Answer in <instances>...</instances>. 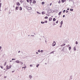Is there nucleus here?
I'll list each match as a JSON object with an SVG mask.
<instances>
[{"instance_id": "f257e3e1", "label": "nucleus", "mask_w": 80, "mask_h": 80, "mask_svg": "<svg viewBox=\"0 0 80 80\" xmlns=\"http://www.w3.org/2000/svg\"><path fill=\"white\" fill-rule=\"evenodd\" d=\"M56 44V42H54L52 44V47H54V46H55Z\"/></svg>"}, {"instance_id": "f03ea898", "label": "nucleus", "mask_w": 80, "mask_h": 80, "mask_svg": "<svg viewBox=\"0 0 80 80\" xmlns=\"http://www.w3.org/2000/svg\"><path fill=\"white\" fill-rule=\"evenodd\" d=\"M15 62L16 63H20V61H18V60L15 61Z\"/></svg>"}, {"instance_id": "7ed1b4c3", "label": "nucleus", "mask_w": 80, "mask_h": 80, "mask_svg": "<svg viewBox=\"0 0 80 80\" xmlns=\"http://www.w3.org/2000/svg\"><path fill=\"white\" fill-rule=\"evenodd\" d=\"M18 10V7H16L15 10Z\"/></svg>"}, {"instance_id": "20e7f679", "label": "nucleus", "mask_w": 80, "mask_h": 80, "mask_svg": "<svg viewBox=\"0 0 80 80\" xmlns=\"http://www.w3.org/2000/svg\"><path fill=\"white\" fill-rule=\"evenodd\" d=\"M29 78H30V79L32 78V76L31 75H29Z\"/></svg>"}, {"instance_id": "39448f33", "label": "nucleus", "mask_w": 80, "mask_h": 80, "mask_svg": "<svg viewBox=\"0 0 80 80\" xmlns=\"http://www.w3.org/2000/svg\"><path fill=\"white\" fill-rule=\"evenodd\" d=\"M33 4H35V3H36V1H34L32 2Z\"/></svg>"}, {"instance_id": "423d86ee", "label": "nucleus", "mask_w": 80, "mask_h": 80, "mask_svg": "<svg viewBox=\"0 0 80 80\" xmlns=\"http://www.w3.org/2000/svg\"><path fill=\"white\" fill-rule=\"evenodd\" d=\"M65 43L63 44L61 46V47H63V46H65Z\"/></svg>"}, {"instance_id": "0eeeda50", "label": "nucleus", "mask_w": 80, "mask_h": 80, "mask_svg": "<svg viewBox=\"0 0 80 80\" xmlns=\"http://www.w3.org/2000/svg\"><path fill=\"white\" fill-rule=\"evenodd\" d=\"M62 2H63V3L64 2H65L66 1V0H62Z\"/></svg>"}, {"instance_id": "6e6552de", "label": "nucleus", "mask_w": 80, "mask_h": 80, "mask_svg": "<svg viewBox=\"0 0 80 80\" xmlns=\"http://www.w3.org/2000/svg\"><path fill=\"white\" fill-rule=\"evenodd\" d=\"M17 5H20V4L19 2H18V3H17Z\"/></svg>"}, {"instance_id": "1a4fd4ad", "label": "nucleus", "mask_w": 80, "mask_h": 80, "mask_svg": "<svg viewBox=\"0 0 80 80\" xmlns=\"http://www.w3.org/2000/svg\"><path fill=\"white\" fill-rule=\"evenodd\" d=\"M19 63H21V65H23V63L22 62H20Z\"/></svg>"}, {"instance_id": "9d476101", "label": "nucleus", "mask_w": 80, "mask_h": 80, "mask_svg": "<svg viewBox=\"0 0 80 80\" xmlns=\"http://www.w3.org/2000/svg\"><path fill=\"white\" fill-rule=\"evenodd\" d=\"M19 10H22V7H20V8H19Z\"/></svg>"}, {"instance_id": "9b49d317", "label": "nucleus", "mask_w": 80, "mask_h": 80, "mask_svg": "<svg viewBox=\"0 0 80 80\" xmlns=\"http://www.w3.org/2000/svg\"><path fill=\"white\" fill-rule=\"evenodd\" d=\"M52 18H51L49 19V21L50 22V21H52Z\"/></svg>"}, {"instance_id": "f8f14e48", "label": "nucleus", "mask_w": 80, "mask_h": 80, "mask_svg": "<svg viewBox=\"0 0 80 80\" xmlns=\"http://www.w3.org/2000/svg\"><path fill=\"white\" fill-rule=\"evenodd\" d=\"M42 15H44V14H45V13L44 12H42Z\"/></svg>"}, {"instance_id": "ddd939ff", "label": "nucleus", "mask_w": 80, "mask_h": 80, "mask_svg": "<svg viewBox=\"0 0 80 80\" xmlns=\"http://www.w3.org/2000/svg\"><path fill=\"white\" fill-rule=\"evenodd\" d=\"M62 24H63V21H62L61 22V25H62Z\"/></svg>"}, {"instance_id": "4468645a", "label": "nucleus", "mask_w": 80, "mask_h": 80, "mask_svg": "<svg viewBox=\"0 0 80 80\" xmlns=\"http://www.w3.org/2000/svg\"><path fill=\"white\" fill-rule=\"evenodd\" d=\"M61 13H62V12H60L58 13L59 15H61Z\"/></svg>"}, {"instance_id": "2eb2a0df", "label": "nucleus", "mask_w": 80, "mask_h": 80, "mask_svg": "<svg viewBox=\"0 0 80 80\" xmlns=\"http://www.w3.org/2000/svg\"><path fill=\"white\" fill-rule=\"evenodd\" d=\"M30 1V3H32V0H29Z\"/></svg>"}, {"instance_id": "dca6fc26", "label": "nucleus", "mask_w": 80, "mask_h": 80, "mask_svg": "<svg viewBox=\"0 0 80 80\" xmlns=\"http://www.w3.org/2000/svg\"><path fill=\"white\" fill-rule=\"evenodd\" d=\"M0 67H1V68H2V69L3 68V67L2 66H0Z\"/></svg>"}, {"instance_id": "f3484780", "label": "nucleus", "mask_w": 80, "mask_h": 80, "mask_svg": "<svg viewBox=\"0 0 80 80\" xmlns=\"http://www.w3.org/2000/svg\"><path fill=\"white\" fill-rule=\"evenodd\" d=\"M6 67H7L8 68L7 69H9V67H8V65H7Z\"/></svg>"}, {"instance_id": "a211bd4d", "label": "nucleus", "mask_w": 80, "mask_h": 80, "mask_svg": "<svg viewBox=\"0 0 80 80\" xmlns=\"http://www.w3.org/2000/svg\"><path fill=\"white\" fill-rule=\"evenodd\" d=\"M53 21H55V20H56V19H55V18H53Z\"/></svg>"}, {"instance_id": "6ab92c4d", "label": "nucleus", "mask_w": 80, "mask_h": 80, "mask_svg": "<svg viewBox=\"0 0 80 80\" xmlns=\"http://www.w3.org/2000/svg\"><path fill=\"white\" fill-rule=\"evenodd\" d=\"M40 52H41V53H43V50H41L40 51Z\"/></svg>"}, {"instance_id": "aec40b11", "label": "nucleus", "mask_w": 80, "mask_h": 80, "mask_svg": "<svg viewBox=\"0 0 80 80\" xmlns=\"http://www.w3.org/2000/svg\"><path fill=\"white\" fill-rule=\"evenodd\" d=\"M28 9H29V10H30V9L31 10V9H32V8L30 7H28Z\"/></svg>"}, {"instance_id": "412c9836", "label": "nucleus", "mask_w": 80, "mask_h": 80, "mask_svg": "<svg viewBox=\"0 0 80 80\" xmlns=\"http://www.w3.org/2000/svg\"><path fill=\"white\" fill-rule=\"evenodd\" d=\"M41 23H42V24H44V23H45V22H41Z\"/></svg>"}, {"instance_id": "4be33fe9", "label": "nucleus", "mask_w": 80, "mask_h": 80, "mask_svg": "<svg viewBox=\"0 0 80 80\" xmlns=\"http://www.w3.org/2000/svg\"><path fill=\"white\" fill-rule=\"evenodd\" d=\"M38 66H39V64H37L36 65L37 68H38Z\"/></svg>"}, {"instance_id": "5701e85b", "label": "nucleus", "mask_w": 80, "mask_h": 80, "mask_svg": "<svg viewBox=\"0 0 80 80\" xmlns=\"http://www.w3.org/2000/svg\"><path fill=\"white\" fill-rule=\"evenodd\" d=\"M44 3H45V2H42V5H44Z\"/></svg>"}, {"instance_id": "b1692460", "label": "nucleus", "mask_w": 80, "mask_h": 80, "mask_svg": "<svg viewBox=\"0 0 80 80\" xmlns=\"http://www.w3.org/2000/svg\"><path fill=\"white\" fill-rule=\"evenodd\" d=\"M44 18H45V19H47V18H48V17L47 16H46V17H45Z\"/></svg>"}, {"instance_id": "393cba45", "label": "nucleus", "mask_w": 80, "mask_h": 80, "mask_svg": "<svg viewBox=\"0 0 80 80\" xmlns=\"http://www.w3.org/2000/svg\"><path fill=\"white\" fill-rule=\"evenodd\" d=\"M37 13H38V14H41V13L39 12H37Z\"/></svg>"}, {"instance_id": "a878e982", "label": "nucleus", "mask_w": 80, "mask_h": 80, "mask_svg": "<svg viewBox=\"0 0 80 80\" xmlns=\"http://www.w3.org/2000/svg\"><path fill=\"white\" fill-rule=\"evenodd\" d=\"M69 50H71V47H70L69 48Z\"/></svg>"}, {"instance_id": "bb28decb", "label": "nucleus", "mask_w": 80, "mask_h": 80, "mask_svg": "<svg viewBox=\"0 0 80 80\" xmlns=\"http://www.w3.org/2000/svg\"><path fill=\"white\" fill-rule=\"evenodd\" d=\"M73 9H70V11H73Z\"/></svg>"}, {"instance_id": "cd10ccee", "label": "nucleus", "mask_w": 80, "mask_h": 80, "mask_svg": "<svg viewBox=\"0 0 80 80\" xmlns=\"http://www.w3.org/2000/svg\"><path fill=\"white\" fill-rule=\"evenodd\" d=\"M73 49L74 50H76V48H75V47H74Z\"/></svg>"}, {"instance_id": "c85d7f7f", "label": "nucleus", "mask_w": 80, "mask_h": 80, "mask_svg": "<svg viewBox=\"0 0 80 80\" xmlns=\"http://www.w3.org/2000/svg\"><path fill=\"white\" fill-rule=\"evenodd\" d=\"M9 68H10L12 67V65H10V66H9Z\"/></svg>"}, {"instance_id": "c756f323", "label": "nucleus", "mask_w": 80, "mask_h": 80, "mask_svg": "<svg viewBox=\"0 0 80 80\" xmlns=\"http://www.w3.org/2000/svg\"><path fill=\"white\" fill-rule=\"evenodd\" d=\"M12 60H15V58H12Z\"/></svg>"}, {"instance_id": "7c9ffc66", "label": "nucleus", "mask_w": 80, "mask_h": 80, "mask_svg": "<svg viewBox=\"0 0 80 80\" xmlns=\"http://www.w3.org/2000/svg\"><path fill=\"white\" fill-rule=\"evenodd\" d=\"M76 44H77V45L78 44V42L77 41L76 42Z\"/></svg>"}, {"instance_id": "2f4dec72", "label": "nucleus", "mask_w": 80, "mask_h": 80, "mask_svg": "<svg viewBox=\"0 0 80 80\" xmlns=\"http://www.w3.org/2000/svg\"><path fill=\"white\" fill-rule=\"evenodd\" d=\"M63 13H65V10H64L63 11Z\"/></svg>"}, {"instance_id": "473e14b6", "label": "nucleus", "mask_w": 80, "mask_h": 80, "mask_svg": "<svg viewBox=\"0 0 80 80\" xmlns=\"http://www.w3.org/2000/svg\"><path fill=\"white\" fill-rule=\"evenodd\" d=\"M30 66L32 67H33V66L31 64L30 65Z\"/></svg>"}, {"instance_id": "72a5a7b5", "label": "nucleus", "mask_w": 80, "mask_h": 80, "mask_svg": "<svg viewBox=\"0 0 80 80\" xmlns=\"http://www.w3.org/2000/svg\"><path fill=\"white\" fill-rule=\"evenodd\" d=\"M61 2L60 1H59L58 2V3H60Z\"/></svg>"}, {"instance_id": "f704fd0d", "label": "nucleus", "mask_w": 80, "mask_h": 80, "mask_svg": "<svg viewBox=\"0 0 80 80\" xmlns=\"http://www.w3.org/2000/svg\"><path fill=\"white\" fill-rule=\"evenodd\" d=\"M68 10H66V13H68Z\"/></svg>"}, {"instance_id": "c9c22d12", "label": "nucleus", "mask_w": 80, "mask_h": 80, "mask_svg": "<svg viewBox=\"0 0 80 80\" xmlns=\"http://www.w3.org/2000/svg\"><path fill=\"white\" fill-rule=\"evenodd\" d=\"M38 52H39L40 53V50H39L38 51Z\"/></svg>"}, {"instance_id": "e433bc0d", "label": "nucleus", "mask_w": 80, "mask_h": 80, "mask_svg": "<svg viewBox=\"0 0 80 80\" xmlns=\"http://www.w3.org/2000/svg\"><path fill=\"white\" fill-rule=\"evenodd\" d=\"M27 1L28 3L29 2V0H27Z\"/></svg>"}, {"instance_id": "4c0bfd02", "label": "nucleus", "mask_w": 80, "mask_h": 80, "mask_svg": "<svg viewBox=\"0 0 80 80\" xmlns=\"http://www.w3.org/2000/svg\"><path fill=\"white\" fill-rule=\"evenodd\" d=\"M1 5H2V3H0V7H1Z\"/></svg>"}, {"instance_id": "58836bf2", "label": "nucleus", "mask_w": 80, "mask_h": 80, "mask_svg": "<svg viewBox=\"0 0 80 80\" xmlns=\"http://www.w3.org/2000/svg\"><path fill=\"white\" fill-rule=\"evenodd\" d=\"M62 25H61L60 26V28H62Z\"/></svg>"}, {"instance_id": "ea45409f", "label": "nucleus", "mask_w": 80, "mask_h": 80, "mask_svg": "<svg viewBox=\"0 0 80 80\" xmlns=\"http://www.w3.org/2000/svg\"><path fill=\"white\" fill-rule=\"evenodd\" d=\"M54 52L53 51L51 52L50 53H53Z\"/></svg>"}, {"instance_id": "a19ab883", "label": "nucleus", "mask_w": 80, "mask_h": 80, "mask_svg": "<svg viewBox=\"0 0 80 80\" xmlns=\"http://www.w3.org/2000/svg\"><path fill=\"white\" fill-rule=\"evenodd\" d=\"M65 17V15H63V18H64V17Z\"/></svg>"}, {"instance_id": "79ce46f5", "label": "nucleus", "mask_w": 80, "mask_h": 80, "mask_svg": "<svg viewBox=\"0 0 80 80\" xmlns=\"http://www.w3.org/2000/svg\"><path fill=\"white\" fill-rule=\"evenodd\" d=\"M58 22V21H57V22H56V23H57Z\"/></svg>"}, {"instance_id": "37998d69", "label": "nucleus", "mask_w": 80, "mask_h": 80, "mask_svg": "<svg viewBox=\"0 0 80 80\" xmlns=\"http://www.w3.org/2000/svg\"><path fill=\"white\" fill-rule=\"evenodd\" d=\"M32 37H34V35H31V37H32Z\"/></svg>"}, {"instance_id": "c03bdc74", "label": "nucleus", "mask_w": 80, "mask_h": 80, "mask_svg": "<svg viewBox=\"0 0 80 80\" xmlns=\"http://www.w3.org/2000/svg\"><path fill=\"white\" fill-rule=\"evenodd\" d=\"M15 72V71H12V73H13Z\"/></svg>"}, {"instance_id": "a18cd8bd", "label": "nucleus", "mask_w": 80, "mask_h": 80, "mask_svg": "<svg viewBox=\"0 0 80 80\" xmlns=\"http://www.w3.org/2000/svg\"><path fill=\"white\" fill-rule=\"evenodd\" d=\"M45 23H47V21H46L45 22Z\"/></svg>"}, {"instance_id": "49530a36", "label": "nucleus", "mask_w": 80, "mask_h": 80, "mask_svg": "<svg viewBox=\"0 0 80 80\" xmlns=\"http://www.w3.org/2000/svg\"><path fill=\"white\" fill-rule=\"evenodd\" d=\"M1 49H2V47H1V46L0 47V50Z\"/></svg>"}, {"instance_id": "de8ad7c7", "label": "nucleus", "mask_w": 80, "mask_h": 80, "mask_svg": "<svg viewBox=\"0 0 80 80\" xmlns=\"http://www.w3.org/2000/svg\"><path fill=\"white\" fill-rule=\"evenodd\" d=\"M18 53H20V51H19L18 52Z\"/></svg>"}, {"instance_id": "09e8293b", "label": "nucleus", "mask_w": 80, "mask_h": 80, "mask_svg": "<svg viewBox=\"0 0 80 80\" xmlns=\"http://www.w3.org/2000/svg\"><path fill=\"white\" fill-rule=\"evenodd\" d=\"M4 78H7V77L6 76H5L4 77Z\"/></svg>"}, {"instance_id": "8fccbe9b", "label": "nucleus", "mask_w": 80, "mask_h": 80, "mask_svg": "<svg viewBox=\"0 0 80 80\" xmlns=\"http://www.w3.org/2000/svg\"><path fill=\"white\" fill-rule=\"evenodd\" d=\"M52 3H51L50 4V6H51V5H52Z\"/></svg>"}, {"instance_id": "3c124183", "label": "nucleus", "mask_w": 80, "mask_h": 80, "mask_svg": "<svg viewBox=\"0 0 80 80\" xmlns=\"http://www.w3.org/2000/svg\"><path fill=\"white\" fill-rule=\"evenodd\" d=\"M36 54H38V52H36Z\"/></svg>"}, {"instance_id": "603ef678", "label": "nucleus", "mask_w": 80, "mask_h": 80, "mask_svg": "<svg viewBox=\"0 0 80 80\" xmlns=\"http://www.w3.org/2000/svg\"><path fill=\"white\" fill-rule=\"evenodd\" d=\"M4 63H5V64H6V63H7L6 62H5Z\"/></svg>"}, {"instance_id": "864d4df0", "label": "nucleus", "mask_w": 80, "mask_h": 80, "mask_svg": "<svg viewBox=\"0 0 80 80\" xmlns=\"http://www.w3.org/2000/svg\"><path fill=\"white\" fill-rule=\"evenodd\" d=\"M67 10H69V8H68V9H67Z\"/></svg>"}, {"instance_id": "5fc2aeb1", "label": "nucleus", "mask_w": 80, "mask_h": 80, "mask_svg": "<svg viewBox=\"0 0 80 80\" xmlns=\"http://www.w3.org/2000/svg\"><path fill=\"white\" fill-rule=\"evenodd\" d=\"M10 62H12V61H10Z\"/></svg>"}, {"instance_id": "6e6d98bb", "label": "nucleus", "mask_w": 80, "mask_h": 80, "mask_svg": "<svg viewBox=\"0 0 80 80\" xmlns=\"http://www.w3.org/2000/svg\"><path fill=\"white\" fill-rule=\"evenodd\" d=\"M28 37H30V35H28Z\"/></svg>"}, {"instance_id": "4d7b16f0", "label": "nucleus", "mask_w": 80, "mask_h": 80, "mask_svg": "<svg viewBox=\"0 0 80 80\" xmlns=\"http://www.w3.org/2000/svg\"><path fill=\"white\" fill-rule=\"evenodd\" d=\"M45 42H47V41L46 40V41H45Z\"/></svg>"}, {"instance_id": "13d9d810", "label": "nucleus", "mask_w": 80, "mask_h": 80, "mask_svg": "<svg viewBox=\"0 0 80 80\" xmlns=\"http://www.w3.org/2000/svg\"><path fill=\"white\" fill-rule=\"evenodd\" d=\"M24 68V67H22V68Z\"/></svg>"}, {"instance_id": "bf43d9fd", "label": "nucleus", "mask_w": 80, "mask_h": 80, "mask_svg": "<svg viewBox=\"0 0 80 80\" xmlns=\"http://www.w3.org/2000/svg\"><path fill=\"white\" fill-rule=\"evenodd\" d=\"M39 39L40 40H41V38H40Z\"/></svg>"}, {"instance_id": "052dcab7", "label": "nucleus", "mask_w": 80, "mask_h": 80, "mask_svg": "<svg viewBox=\"0 0 80 80\" xmlns=\"http://www.w3.org/2000/svg\"><path fill=\"white\" fill-rule=\"evenodd\" d=\"M24 68H25V67H24Z\"/></svg>"}, {"instance_id": "680f3d73", "label": "nucleus", "mask_w": 80, "mask_h": 80, "mask_svg": "<svg viewBox=\"0 0 80 80\" xmlns=\"http://www.w3.org/2000/svg\"><path fill=\"white\" fill-rule=\"evenodd\" d=\"M4 70H5V69H4Z\"/></svg>"}, {"instance_id": "e2e57ef3", "label": "nucleus", "mask_w": 80, "mask_h": 80, "mask_svg": "<svg viewBox=\"0 0 80 80\" xmlns=\"http://www.w3.org/2000/svg\"><path fill=\"white\" fill-rule=\"evenodd\" d=\"M8 67H9V68H10V67H9V66Z\"/></svg>"}, {"instance_id": "0e129e2a", "label": "nucleus", "mask_w": 80, "mask_h": 80, "mask_svg": "<svg viewBox=\"0 0 80 80\" xmlns=\"http://www.w3.org/2000/svg\"><path fill=\"white\" fill-rule=\"evenodd\" d=\"M33 1H34V0H33Z\"/></svg>"}]
</instances>
